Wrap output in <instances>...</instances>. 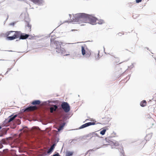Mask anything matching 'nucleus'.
Segmentation results:
<instances>
[{"mask_svg":"<svg viewBox=\"0 0 156 156\" xmlns=\"http://www.w3.org/2000/svg\"><path fill=\"white\" fill-rule=\"evenodd\" d=\"M73 18L71 19L69 23L78 22L81 23H88L92 25L96 24V21L98 19L92 15L84 13H79L73 15Z\"/></svg>","mask_w":156,"mask_h":156,"instance_id":"1","label":"nucleus"},{"mask_svg":"<svg viewBox=\"0 0 156 156\" xmlns=\"http://www.w3.org/2000/svg\"><path fill=\"white\" fill-rule=\"evenodd\" d=\"M51 45L56 50V52L59 55H63L65 56H68L70 55L69 54H66V52L65 49L63 47L66 44L56 41L54 38H51Z\"/></svg>","mask_w":156,"mask_h":156,"instance_id":"2","label":"nucleus"},{"mask_svg":"<svg viewBox=\"0 0 156 156\" xmlns=\"http://www.w3.org/2000/svg\"><path fill=\"white\" fill-rule=\"evenodd\" d=\"M21 32L18 31H10L6 32L5 36L7 40L12 41L18 38L20 40V37Z\"/></svg>","mask_w":156,"mask_h":156,"instance_id":"3","label":"nucleus"},{"mask_svg":"<svg viewBox=\"0 0 156 156\" xmlns=\"http://www.w3.org/2000/svg\"><path fill=\"white\" fill-rule=\"evenodd\" d=\"M62 108L66 113L69 112L70 110V107L69 104L67 102L62 101L60 105Z\"/></svg>","mask_w":156,"mask_h":156,"instance_id":"4","label":"nucleus"},{"mask_svg":"<svg viewBox=\"0 0 156 156\" xmlns=\"http://www.w3.org/2000/svg\"><path fill=\"white\" fill-rule=\"evenodd\" d=\"M98 131H97L95 132L90 133L88 134L83 136V138L84 137L86 138L90 137V138L91 139L93 137L96 136H97L98 137H100L98 135V134L96 133V132H98Z\"/></svg>","mask_w":156,"mask_h":156,"instance_id":"5","label":"nucleus"},{"mask_svg":"<svg viewBox=\"0 0 156 156\" xmlns=\"http://www.w3.org/2000/svg\"><path fill=\"white\" fill-rule=\"evenodd\" d=\"M60 101L58 100L53 101L51 99L47 101H44L42 102L43 103H53L55 104V105H58V106H60Z\"/></svg>","mask_w":156,"mask_h":156,"instance_id":"6","label":"nucleus"},{"mask_svg":"<svg viewBox=\"0 0 156 156\" xmlns=\"http://www.w3.org/2000/svg\"><path fill=\"white\" fill-rule=\"evenodd\" d=\"M56 145V143H54L51 146L50 148L48 150L47 154H45V156L47 155H50L51 154L53 151H54V149L55 148V146Z\"/></svg>","mask_w":156,"mask_h":156,"instance_id":"7","label":"nucleus"},{"mask_svg":"<svg viewBox=\"0 0 156 156\" xmlns=\"http://www.w3.org/2000/svg\"><path fill=\"white\" fill-rule=\"evenodd\" d=\"M86 49H87V48L86 45L84 44V45H82L81 46V51L82 55L84 56L85 54H86L87 51L86 50Z\"/></svg>","mask_w":156,"mask_h":156,"instance_id":"8","label":"nucleus"},{"mask_svg":"<svg viewBox=\"0 0 156 156\" xmlns=\"http://www.w3.org/2000/svg\"><path fill=\"white\" fill-rule=\"evenodd\" d=\"M29 36V34L22 33L21 32L20 37V40H25L27 39Z\"/></svg>","mask_w":156,"mask_h":156,"instance_id":"9","label":"nucleus"},{"mask_svg":"<svg viewBox=\"0 0 156 156\" xmlns=\"http://www.w3.org/2000/svg\"><path fill=\"white\" fill-rule=\"evenodd\" d=\"M36 108L35 106L29 105L25 108V110H27L28 111L33 110Z\"/></svg>","mask_w":156,"mask_h":156,"instance_id":"10","label":"nucleus"},{"mask_svg":"<svg viewBox=\"0 0 156 156\" xmlns=\"http://www.w3.org/2000/svg\"><path fill=\"white\" fill-rule=\"evenodd\" d=\"M8 119L7 118V119H5V120L3 121L2 124V125L3 126H5L7 127L9 126V125L8 124V123L9 122H8Z\"/></svg>","mask_w":156,"mask_h":156,"instance_id":"11","label":"nucleus"},{"mask_svg":"<svg viewBox=\"0 0 156 156\" xmlns=\"http://www.w3.org/2000/svg\"><path fill=\"white\" fill-rule=\"evenodd\" d=\"M41 102V101L39 100H36L33 101L31 103V104L33 105H36L39 104Z\"/></svg>","mask_w":156,"mask_h":156,"instance_id":"12","label":"nucleus"},{"mask_svg":"<svg viewBox=\"0 0 156 156\" xmlns=\"http://www.w3.org/2000/svg\"><path fill=\"white\" fill-rule=\"evenodd\" d=\"M96 124V123L94 122H90L85 123L84 124V125L85 127H86L90 126L95 125Z\"/></svg>","mask_w":156,"mask_h":156,"instance_id":"13","label":"nucleus"},{"mask_svg":"<svg viewBox=\"0 0 156 156\" xmlns=\"http://www.w3.org/2000/svg\"><path fill=\"white\" fill-rule=\"evenodd\" d=\"M73 153V151H67L66 152V156H72Z\"/></svg>","mask_w":156,"mask_h":156,"instance_id":"14","label":"nucleus"},{"mask_svg":"<svg viewBox=\"0 0 156 156\" xmlns=\"http://www.w3.org/2000/svg\"><path fill=\"white\" fill-rule=\"evenodd\" d=\"M112 148H115V147H112V146L113 145L115 146H118L119 145V142L118 141H115L114 140V141H113L112 143Z\"/></svg>","mask_w":156,"mask_h":156,"instance_id":"15","label":"nucleus"},{"mask_svg":"<svg viewBox=\"0 0 156 156\" xmlns=\"http://www.w3.org/2000/svg\"><path fill=\"white\" fill-rule=\"evenodd\" d=\"M25 21L26 22V27L30 28V29L31 28V25L29 23V22H30V20L28 19L27 20L26 19H24Z\"/></svg>","mask_w":156,"mask_h":156,"instance_id":"16","label":"nucleus"},{"mask_svg":"<svg viewBox=\"0 0 156 156\" xmlns=\"http://www.w3.org/2000/svg\"><path fill=\"white\" fill-rule=\"evenodd\" d=\"M146 103L147 102L145 100H144L140 102V105L141 107H144L146 105Z\"/></svg>","mask_w":156,"mask_h":156,"instance_id":"17","label":"nucleus"},{"mask_svg":"<svg viewBox=\"0 0 156 156\" xmlns=\"http://www.w3.org/2000/svg\"><path fill=\"white\" fill-rule=\"evenodd\" d=\"M66 124V122L63 123L62 125L61 126H60L58 129V132L60 131L61 130L63 129L64 128V126H65V125Z\"/></svg>","mask_w":156,"mask_h":156,"instance_id":"18","label":"nucleus"},{"mask_svg":"<svg viewBox=\"0 0 156 156\" xmlns=\"http://www.w3.org/2000/svg\"><path fill=\"white\" fill-rule=\"evenodd\" d=\"M152 135L151 134L147 135L145 137V139L146 141L149 140L151 138Z\"/></svg>","mask_w":156,"mask_h":156,"instance_id":"19","label":"nucleus"},{"mask_svg":"<svg viewBox=\"0 0 156 156\" xmlns=\"http://www.w3.org/2000/svg\"><path fill=\"white\" fill-rule=\"evenodd\" d=\"M13 115V114H12L8 117L7 118L8 119V122H10L14 119V118L12 116Z\"/></svg>","mask_w":156,"mask_h":156,"instance_id":"20","label":"nucleus"},{"mask_svg":"<svg viewBox=\"0 0 156 156\" xmlns=\"http://www.w3.org/2000/svg\"><path fill=\"white\" fill-rule=\"evenodd\" d=\"M102 129H103L100 132V134L102 135H104L107 129L105 128V127H104Z\"/></svg>","mask_w":156,"mask_h":156,"instance_id":"21","label":"nucleus"},{"mask_svg":"<svg viewBox=\"0 0 156 156\" xmlns=\"http://www.w3.org/2000/svg\"><path fill=\"white\" fill-rule=\"evenodd\" d=\"M109 137H107L105 138V140L106 142H108L109 143V144H103V146L104 145H106L107 146L108 145H111L112 144L111 142H110V140H109Z\"/></svg>","mask_w":156,"mask_h":156,"instance_id":"22","label":"nucleus"},{"mask_svg":"<svg viewBox=\"0 0 156 156\" xmlns=\"http://www.w3.org/2000/svg\"><path fill=\"white\" fill-rule=\"evenodd\" d=\"M119 151L124 156L125 154L123 150V147H121V148L118 149Z\"/></svg>","mask_w":156,"mask_h":156,"instance_id":"23","label":"nucleus"},{"mask_svg":"<svg viewBox=\"0 0 156 156\" xmlns=\"http://www.w3.org/2000/svg\"><path fill=\"white\" fill-rule=\"evenodd\" d=\"M102 119H104L105 120V123H107L111 119V118L110 117H105L104 118H102Z\"/></svg>","mask_w":156,"mask_h":156,"instance_id":"24","label":"nucleus"},{"mask_svg":"<svg viewBox=\"0 0 156 156\" xmlns=\"http://www.w3.org/2000/svg\"><path fill=\"white\" fill-rule=\"evenodd\" d=\"M102 147H103V146H102L101 147H97L96 148H94L92 149H90V150H89V151H96L97 149H99L100 148Z\"/></svg>","mask_w":156,"mask_h":156,"instance_id":"25","label":"nucleus"},{"mask_svg":"<svg viewBox=\"0 0 156 156\" xmlns=\"http://www.w3.org/2000/svg\"><path fill=\"white\" fill-rule=\"evenodd\" d=\"M91 55V52L90 51L89 52H86V54H85V55L86 56V58H88L89 57H90V56Z\"/></svg>","mask_w":156,"mask_h":156,"instance_id":"26","label":"nucleus"},{"mask_svg":"<svg viewBox=\"0 0 156 156\" xmlns=\"http://www.w3.org/2000/svg\"><path fill=\"white\" fill-rule=\"evenodd\" d=\"M86 128V127L83 124L82 125H81V126H80L78 129H74L73 130H77L78 129H83V128ZM72 130H73V129Z\"/></svg>","mask_w":156,"mask_h":156,"instance_id":"27","label":"nucleus"},{"mask_svg":"<svg viewBox=\"0 0 156 156\" xmlns=\"http://www.w3.org/2000/svg\"><path fill=\"white\" fill-rule=\"evenodd\" d=\"M80 140V138H77V137H75L74 139H73L72 140L71 142V143H72L73 141H79Z\"/></svg>","mask_w":156,"mask_h":156,"instance_id":"28","label":"nucleus"},{"mask_svg":"<svg viewBox=\"0 0 156 156\" xmlns=\"http://www.w3.org/2000/svg\"><path fill=\"white\" fill-rule=\"evenodd\" d=\"M98 21L97 23L99 24H102L104 23V21L102 20H100Z\"/></svg>","mask_w":156,"mask_h":156,"instance_id":"29","label":"nucleus"},{"mask_svg":"<svg viewBox=\"0 0 156 156\" xmlns=\"http://www.w3.org/2000/svg\"><path fill=\"white\" fill-rule=\"evenodd\" d=\"M50 112L51 113H53L54 111H56L54 109L53 107H51L50 108Z\"/></svg>","mask_w":156,"mask_h":156,"instance_id":"30","label":"nucleus"},{"mask_svg":"<svg viewBox=\"0 0 156 156\" xmlns=\"http://www.w3.org/2000/svg\"><path fill=\"white\" fill-rule=\"evenodd\" d=\"M34 36H33L29 34V36L28 37V38L27 39H28L29 40H32L34 38Z\"/></svg>","mask_w":156,"mask_h":156,"instance_id":"31","label":"nucleus"},{"mask_svg":"<svg viewBox=\"0 0 156 156\" xmlns=\"http://www.w3.org/2000/svg\"><path fill=\"white\" fill-rule=\"evenodd\" d=\"M99 51H98V55L97 56H95V59L96 60H98L99 59V58H100V57H99Z\"/></svg>","mask_w":156,"mask_h":156,"instance_id":"32","label":"nucleus"},{"mask_svg":"<svg viewBox=\"0 0 156 156\" xmlns=\"http://www.w3.org/2000/svg\"><path fill=\"white\" fill-rule=\"evenodd\" d=\"M52 103H44L45 105H47L48 106H51V107H52L53 106V105L54 104H52Z\"/></svg>","mask_w":156,"mask_h":156,"instance_id":"33","label":"nucleus"},{"mask_svg":"<svg viewBox=\"0 0 156 156\" xmlns=\"http://www.w3.org/2000/svg\"><path fill=\"white\" fill-rule=\"evenodd\" d=\"M53 107H54V109L55 110V111H56V109L58 108V107L59 106H58V105H53Z\"/></svg>","mask_w":156,"mask_h":156,"instance_id":"34","label":"nucleus"},{"mask_svg":"<svg viewBox=\"0 0 156 156\" xmlns=\"http://www.w3.org/2000/svg\"><path fill=\"white\" fill-rule=\"evenodd\" d=\"M59 154L58 152H56L55 154H54L51 156H59Z\"/></svg>","mask_w":156,"mask_h":156,"instance_id":"35","label":"nucleus"},{"mask_svg":"<svg viewBox=\"0 0 156 156\" xmlns=\"http://www.w3.org/2000/svg\"><path fill=\"white\" fill-rule=\"evenodd\" d=\"M69 118V117L68 116H65L63 117V119L64 120H66L67 119Z\"/></svg>","mask_w":156,"mask_h":156,"instance_id":"36","label":"nucleus"},{"mask_svg":"<svg viewBox=\"0 0 156 156\" xmlns=\"http://www.w3.org/2000/svg\"><path fill=\"white\" fill-rule=\"evenodd\" d=\"M108 137H109V140H110V142H111V144H112V142L113 141H112V137H114V136H108Z\"/></svg>","mask_w":156,"mask_h":156,"instance_id":"37","label":"nucleus"},{"mask_svg":"<svg viewBox=\"0 0 156 156\" xmlns=\"http://www.w3.org/2000/svg\"><path fill=\"white\" fill-rule=\"evenodd\" d=\"M12 114H13V115L12 116L13 117V118H14V119H15V118H16L18 115V114H15V113H13Z\"/></svg>","mask_w":156,"mask_h":156,"instance_id":"38","label":"nucleus"},{"mask_svg":"<svg viewBox=\"0 0 156 156\" xmlns=\"http://www.w3.org/2000/svg\"><path fill=\"white\" fill-rule=\"evenodd\" d=\"M16 23L15 22H12L9 24V25H10L12 26H14V25H15Z\"/></svg>","mask_w":156,"mask_h":156,"instance_id":"39","label":"nucleus"},{"mask_svg":"<svg viewBox=\"0 0 156 156\" xmlns=\"http://www.w3.org/2000/svg\"><path fill=\"white\" fill-rule=\"evenodd\" d=\"M133 67H134V66L133 65V63H132V64L129 66H128V68L131 69Z\"/></svg>","mask_w":156,"mask_h":156,"instance_id":"40","label":"nucleus"},{"mask_svg":"<svg viewBox=\"0 0 156 156\" xmlns=\"http://www.w3.org/2000/svg\"><path fill=\"white\" fill-rule=\"evenodd\" d=\"M142 0H136V2L137 3H138L141 2Z\"/></svg>","mask_w":156,"mask_h":156,"instance_id":"41","label":"nucleus"},{"mask_svg":"<svg viewBox=\"0 0 156 156\" xmlns=\"http://www.w3.org/2000/svg\"><path fill=\"white\" fill-rule=\"evenodd\" d=\"M118 34L119 35L121 36L123 34H122V33H119Z\"/></svg>","mask_w":156,"mask_h":156,"instance_id":"42","label":"nucleus"},{"mask_svg":"<svg viewBox=\"0 0 156 156\" xmlns=\"http://www.w3.org/2000/svg\"><path fill=\"white\" fill-rule=\"evenodd\" d=\"M13 68V66L12 67V68H8L7 69V71L9 72V71L11 69Z\"/></svg>","mask_w":156,"mask_h":156,"instance_id":"43","label":"nucleus"},{"mask_svg":"<svg viewBox=\"0 0 156 156\" xmlns=\"http://www.w3.org/2000/svg\"><path fill=\"white\" fill-rule=\"evenodd\" d=\"M70 144H75V143L74 142V141H73V143H71V142H70Z\"/></svg>","mask_w":156,"mask_h":156,"instance_id":"44","label":"nucleus"},{"mask_svg":"<svg viewBox=\"0 0 156 156\" xmlns=\"http://www.w3.org/2000/svg\"><path fill=\"white\" fill-rule=\"evenodd\" d=\"M3 147V146L1 144L0 145V149L2 148Z\"/></svg>","mask_w":156,"mask_h":156,"instance_id":"45","label":"nucleus"},{"mask_svg":"<svg viewBox=\"0 0 156 156\" xmlns=\"http://www.w3.org/2000/svg\"><path fill=\"white\" fill-rule=\"evenodd\" d=\"M25 108H24V109H22V110L23 111V112H25V111H28V110H25Z\"/></svg>","mask_w":156,"mask_h":156,"instance_id":"46","label":"nucleus"},{"mask_svg":"<svg viewBox=\"0 0 156 156\" xmlns=\"http://www.w3.org/2000/svg\"><path fill=\"white\" fill-rule=\"evenodd\" d=\"M145 48H146L147 50H149L150 51V50L149 49V48H148L146 47Z\"/></svg>","mask_w":156,"mask_h":156,"instance_id":"47","label":"nucleus"},{"mask_svg":"<svg viewBox=\"0 0 156 156\" xmlns=\"http://www.w3.org/2000/svg\"><path fill=\"white\" fill-rule=\"evenodd\" d=\"M90 151H89V150H88V151H87L86 153H85V155L87 154L88 153V152H90Z\"/></svg>","mask_w":156,"mask_h":156,"instance_id":"48","label":"nucleus"},{"mask_svg":"<svg viewBox=\"0 0 156 156\" xmlns=\"http://www.w3.org/2000/svg\"><path fill=\"white\" fill-rule=\"evenodd\" d=\"M3 136V134H0V137H2Z\"/></svg>","mask_w":156,"mask_h":156,"instance_id":"49","label":"nucleus"},{"mask_svg":"<svg viewBox=\"0 0 156 156\" xmlns=\"http://www.w3.org/2000/svg\"><path fill=\"white\" fill-rule=\"evenodd\" d=\"M8 73V72L7 71L5 73V75H6V74H7Z\"/></svg>","mask_w":156,"mask_h":156,"instance_id":"50","label":"nucleus"},{"mask_svg":"<svg viewBox=\"0 0 156 156\" xmlns=\"http://www.w3.org/2000/svg\"><path fill=\"white\" fill-rule=\"evenodd\" d=\"M9 51V52H12V51H12V50H8V51Z\"/></svg>","mask_w":156,"mask_h":156,"instance_id":"51","label":"nucleus"},{"mask_svg":"<svg viewBox=\"0 0 156 156\" xmlns=\"http://www.w3.org/2000/svg\"><path fill=\"white\" fill-rule=\"evenodd\" d=\"M8 17H9V16H8H8H7V18L6 19V20H7V19H8Z\"/></svg>","mask_w":156,"mask_h":156,"instance_id":"52","label":"nucleus"},{"mask_svg":"<svg viewBox=\"0 0 156 156\" xmlns=\"http://www.w3.org/2000/svg\"><path fill=\"white\" fill-rule=\"evenodd\" d=\"M2 127L0 125V130L1 129H2Z\"/></svg>","mask_w":156,"mask_h":156,"instance_id":"53","label":"nucleus"},{"mask_svg":"<svg viewBox=\"0 0 156 156\" xmlns=\"http://www.w3.org/2000/svg\"><path fill=\"white\" fill-rule=\"evenodd\" d=\"M59 140V139L58 138L57 139V142H58Z\"/></svg>","mask_w":156,"mask_h":156,"instance_id":"54","label":"nucleus"},{"mask_svg":"<svg viewBox=\"0 0 156 156\" xmlns=\"http://www.w3.org/2000/svg\"><path fill=\"white\" fill-rule=\"evenodd\" d=\"M4 35V34H1V36H2L3 35Z\"/></svg>","mask_w":156,"mask_h":156,"instance_id":"55","label":"nucleus"},{"mask_svg":"<svg viewBox=\"0 0 156 156\" xmlns=\"http://www.w3.org/2000/svg\"><path fill=\"white\" fill-rule=\"evenodd\" d=\"M76 43H75V44H76ZM74 43H68L69 44H74Z\"/></svg>","mask_w":156,"mask_h":156,"instance_id":"56","label":"nucleus"},{"mask_svg":"<svg viewBox=\"0 0 156 156\" xmlns=\"http://www.w3.org/2000/svg\"><path fill=\"white\" fill-rule=\"evenodd\" d=\"M113 133H114V134H115V135L116 134V133L114 132H113Z\"/></svg>","mask_w":156,"mask_h":156,"instance_id":"57","label":"nucleus"},{"mask_svg":"<svg viewBox=\"0 0 156 156\" xmlns=\"http://www.w3.org/2000/svg\"><path fill=\"white\" fill-rule=\"evenodd\" d=\"M97 124H101V123L100 122H98V123H97Z\"/></svg>","mask_w":156,"mask_h":156,"instance_id":"58","label":"nucleus"},{"mask_svg":"<svg viewBox=\"0 0 156 156\" xmlns=\"http://www.w3.org/2000/svg\"><path fill=\"white\" fill-rule=\"evenodd\" d=\"M0 60L4 61V60H5L4 59H0Z\"/></svg>","mask_w":156,"mask_h":156,"instance_id":"59","label":"nucleus"},{"mask_svg":"<svg viewBox=\"0 0 156 156\" xmlns=\"http://www.w3.org/2000/svg\"><path fill=\"white\" fill-rule=\"evenodd\" d=\"M19 40H19H17H17H16V41H18Z\"/></svg>","mask_w":156,"mask_h":156,"instance_id":"60","label":"nucleus"},{"mask_svg":"<svg viewBox=\"0 0 156 156\" xmlns=\"http://www.w3.org/2000/svg\"><path fill=\"white\" fill-rule=\"evenodd\" d=\"M71 30V31H73V30Z\"/></svg>","mask_w":156,"mask_h":156,"instance_id":"61","label":"nucleus"},{"mask_svg":"<svg viewBox=\"0 0 156 156\" xmlns=\"http://www.w3.org/2000/svg\"><path fill=\"white\" fill-rule=\"evenodd\" d=\"M68 21H66V22H68Z\"/></svg>","mask_w":156,"mask_h":156,"instance_id":"62","label":"nucleus"},{"mask_svg":"<svg viewBox=\"0 0 156 156\" xmlns=\"http://www.w3.org/2000/svg\"><path fill=\"white\" fill-rule=\"evenodd\" d=\"M69 15L70 17V18H71V16H70L71 15H70V14H69Z\"/></svg>","mask_w":156,"mask_h":156,"instance_id":"63","label":"nucleus"},{"mask_svg":"<svg viewBox=\"0 0 156 156\" xmlns=\"http://www.w3.org/2000/svg\"><path fill=\"white\" fill-rule=\"evenodd\" d=\"M103 48H104V50H105V48H104V47H103Z\"/></svg>","mask_w":156,"mask_h":156,"instance_id":"64","label":"nucleus"}]
</instances>
